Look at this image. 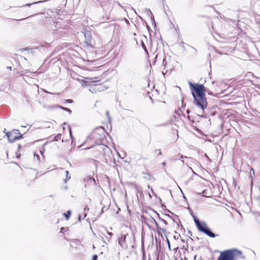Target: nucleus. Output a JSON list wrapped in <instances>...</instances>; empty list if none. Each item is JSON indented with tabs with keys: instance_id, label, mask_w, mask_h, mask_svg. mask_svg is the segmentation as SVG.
Returning a JSON list of instances; mask_svg holds the SVG:
<instances>
[{
	"instance_id": "6",
	"label": "nucleus",
	"mask_w": 260,
	"mask_h": 260,
	"mask_svg": "<svg viewBox=\"0 0 260 260\" xmlns=\"http://www.w3.org/2000/svg\"><path fill=\"white\" fill-rule=\"evenodd\" d=\"M71 212L70 210H69V211H67V212L66 213L64 214V215L66 217V219L67 220H68L69 217H70V216H71Z\"/></svg>"
},
{
	"instance_id": "32",
	"label": "nucleus",
	"mask_w": 260,
	"mask_h": 260,
	"mask_svg": "<svg viewBox=\"0 0 260 260\" xmlns=\"http://www.w3.org/2000/svg\"><path fill=\"white\" fill-rule=\"evenodd\" d=\"M20 147H21V146H20V145H18V147H19V148H20Z\"/></svg>"
},
{
	"instance_id": "13",
	"label": "nucleus",
	"mask_w": 260,
	"mask_h": 260,
	"mask_svg": "<svg viewBox=\"0 0 260 260\" xmlns=\"http://www.w3.org/2000/svg\"><path fill=\"white\" fill-rule=\"evenodd\" d=\"M66 102L68 103H72L73 101V100H72L71 99H68V100H66Z\"/></svg>"
},
{
	"instance_id": "27",
	"label": "nucleus",
	"mask_w": 260,
	"mask_h": 260,
	"mask_svg": "<svg viewBox=\"0 0 260 260\" xmlns=\"http://www.w3.org/2000/svg\"><path fill=\"white\" fill-rule=\"evenodd\" d=\"M165 165H166V162H162V165L165 166Z\"/></svg>"
},
{
	"instance_id": "19",
	"label": "nucleus",
	"mask_w": 260,
	"mask_h": 260,
	"mask_svg": "<svg viewBox=\"0 0 260 260\" xmlns=\"http://www.w3.org/2000/svg\"><path fill=\"white\" fill-rule=\"evenodd\" d=\"M44 151V149L43 150H40V152L41 154L42 155H43V153Z\"/></svg>"
},
{
	"instance_id": "16",
	"label": "nucleus",
	"mask_w": 260,
	"mask_h": 260,
	"mask_svg": "<svg viewBox=\"0 0 260 260\" xmlns=\"http://www.w3.org/2000/svg\"><path fill=\"white\" fill-rule=\"evenodd\" d=\"M156 151H158V153L159 154V155H161V150L160 149H158L157 150H156Z\"/></svg>"
},
{
	"instance_id": "7",
	"label": "nucleus",
	"mask_w": 260,
	"mask_h": 260,
	"mask_svg": "<svg viewBox=\"0 0 260 260\" xmlns=\"http://www.w3.org/2000/svg\"><path fill=\"white\" fill-rule=\"evenodd\" d=\"M59 107L62 109H63V110L67 111V112H68L69 113H71L72 112V111L68 108H64V107H61V106H59Z\"/></svg>"
},
{
	"instance_id": "22",
	"label": "nucleus",
	"mask_w": 260,
	"mask_h": 260,
	"mask_svg": "<svg viewBox=\"0 0 260 260\" xmlns=\"http://www.w3.org/2000/svg\"><path fill=\"white\" fill-rule=\"evenodd\" d=\"M70 133L71 137H72V132H71V128H70Z\"/></svg>"
},
{
	"instance_id": "23",
	"label": "nucleus",
	"mask_w": 260,
	"mask_h": 260,
	"mask_svg": "<svg viewBox=\"0 0 260 260\" xmlns=\"http://www.w3.org/2000/svg\"><path fill=\"white\" fill-rule=\"evenodd\" d=\"M78 220L80 221L81 220V216H79L78 217Z\"/></svg>"
},
{
	"instance_id": "10",
	"label": "nucleus",
	"mask_w": 260,
	"mask_h": 260,
	"mask_svg": "<svg viewBox=\"0 0 260 260\" xmlns=\"http://www.w3.org/2000/svg\"><path fill=\"white\" fill-rule=\"evenodd\" d=\"M34 157L35 159H37L38 160H40V156L38 154H34Z\"/></svg>"
},
{
	"instance_id": "28",
	"label": "nucleus",
	"mask_w": 260,
	"mask_h": 260,
	"mask_svg": "<svg viewBox=\"0 0 260 260\" xmlns=\"http://www.w3.org/2000/svg\"><path fill=\"white\" fill-rule=\"evenodd\" d=\"M8 68L9 69H10V70H11V67H8Z\"/></svg>"
},
{
	"instance_id": "11",
	"label": "nucleus",
	"mask_w": 260,
	"mask_h": 260,
	"mask_svg": "<svg viewBox=\"0 0 260 260\" xmlns=\"http://www.w3.org/2000/svg\"><path fill=\"white\" fill-rule=\"evenodd\" d=\"M66 173L67 174V178H66V180H65V181H67V180H69L70 179V176L69 177V176H68V174H69L68 171H66Z\"/></svg>"
},
{
	"instance_id": "17",
	"label": "nucleus",
	"mask_w": 260,
	"mask_h": 260,
	"mask_svg": "<svg viewBox=\"0 0 260 260\" xmlns=\"http://www.w3.org/2000/svg\"><path fill=\"white\" fill-rule=\"evenodd\" d=\"M252 172L253 174L254 175V170L253 168H251L250 169V172Z\"/></svg>"
},
{
	"instance_id": "4",
	"label": "nucleus",
	"mask_w": 260,
	"mask_h": 260,
	"mask_svg": "<svg viewBox=\"0 0 260 260\" xmlns=\"http://www.w3.org/2000/svg\"><path fill=\"white\" fill-rule=\"evenodd\" d=\"M6 135L9 142L11 143L13 142L17 139H19L20 138H22V135L18 129H14L11 132H7L6 133Z\"/></svg>"
},
{
	"instance_id": "3",
	"label": "nucleus",
	"mask_w": 260,
	"mask_h": 260,
	"mask_svg": "<svg viewBox=\"0 0 260 260\" xmlns=\"http://www.w3.org/2000/svg\"><path fill=\"white\" fill-rule=\"evenodd\" d=\"M193 219L194 223L199 231L204 233L210 238H215L216 236H218L217 235L214 234L210 230L205 222H200L195 216H193Z\"/></svg>"
},
{
	"instance_id": "2",
	"label": "nucleus",
	"mask_w": 260,
	"mask_h": 260,
	"mask_svg": "<svg viewBox=\"0 0 260 260\" xmlns=\"http://www.w3.org/2000/svg\"><path fill=\"white\" fill-rule=\"evenodd\" d=\"M242 255L241 250L236 248L230 249L221 252L217 260H236Z\"/></svg>"
},
{
	"instance_id": "18",
	"label": "nucleus",
	"mask_w": 260,
	"mask_h": 260,
	"mask_svg": "<svg viewBox=\"0 0 260 260\" xmlns=\"http://www.w3.org/2000/svg\"><path fill=\"white\" fill-rule=\"evenodd\" d=\"M168 244L169 248L170 249V242L168 240Z\"/></svg>"
},
{
	"instance_id": "37",
	"label": "nucleus",
	"mask_w": 260,
	"mask_h": 260,
	"mask_svg": "<svg viewBox=\"0 0 260 260\" xmlns=\"http://www.w3.org/2000/svg\"><path fill=\"white\" fill-rule=\"evenodd\" d=\"M164 222H165V223H166V220H164Z\"/></svg>"
},
{
	"instance_id": "20",
	"label": "nucleus",
	"mask_w": 260,
	"mask_h": 260,
	"mask_svg": "<svg viewBox=\"0 0 260 260\" xmlns=\"http://www.w3.org/2000/svg\"><path fill=\"white\" fill-rule=\"evenodd\" d=\"M107 233H108V234L109 236H112V233L108 232Z\"/></svg>"
},
{
	"instance_id": "35",
	"label": "nucleus",
	"mask_w": 260,
	"mask_h": 260,
	"mask_svg": "<svg viewBox=\"0 0 260 260\" xmlns=\"http://www.w3.org/2000/svg\"><path fill=\"white\" fill-rule=\"evenodd\" d=\"M181 157L182 158H184V157H183L182 155L181 156Z\"/></svg>"
},
{
	"instance_id": "5",
	"label": "nucleus",
	"mask_w": 260,
	"mask_h": 260,
	"mask_svg": "<svg viewBox=\"0 0 260 260\" xmlns=\"http://www.w3.org/2000/svg\"><path fill=\"white\" fill-rule=\"evenodd\" d=\"M127 236V234H126L121 236V237L118 239V243L122 248H126L127 247V244L126 240Z\"/></svg>"
},
{
	"instance_id": "34",
	"label": "nucleus",
	"mask_w": 260,
	"mask_h": 260,
	"mask_svg": "<svg viewBox=\"0 0 260 260\" xmlns=\"http://www.w3.org/2000/svg\"><path fill=\"white\" fill-rule=\"evenodd\" d=\"M6 129H4V133H6Z\"/></svg>"
},
{
	"instance_id": "30",
	"label": "nucleus",
	"mask_w": 260,
	"mask_h": 260,
	"mask_svg": "<svg viewBox=\"0 0 260 260\" xmlns=\"http://www.w3.org/2000/svg\"><path fill=\"white\" fill-rule=\"evenodd\" d=\"M85 210H89V208H87V209H86V208H85Z\"/></svg>"
},
{
	"instance_id": "25",
	"label": "nucleus",
	"mask_w": 260,
	"mask_h": 260,
	"mask_svg": "<svg viewBox=\"0 0 260 260\" xmlns=\"http://www.w3.org/2000/svg\"><path fill=\"white\" fill-rule=\"evenodd\" d=\"M63 229H64V228H62L61 229V230H60V232H62V231H63Z\"/></svg>"
},
{
	"instance_id": "8",
	"label": "nucleus",
	"mask_w": 260,
	"mask_h": 260,
	"mask_svg": "<svg viewBox=\"0 0 260 260\" xmlns=\"http://www.w3.org/2000/svg\"><path fill=\"white\" fill-rule=\"evenodd\" d=\"M201 194H202V196H203V197H209L208 196H207L206 191L205 190H203V192L202 193H201Z\"/></svg>"
},
{
	"instance_id": "1",
	"label": "nucleus",
	"mask_w": 260,
	"mask_h": 260,
	"mask_svg": "<svg viewBox=\"0 0 260 260\" xmlns=\"http://www.w3.org/2000/svg\"><path fill=\"white\" fill-rule=\"evenodd\" d=\"M190 89L192 91L193 98V104L201 109V113H203L204 110L207 106V102L205 96L206 90L203 84H193L188 82Z\"/></svg>"
},
{
	"instance_id": "31",
	"label": "nucleus",
	"mask_w": 260,
	"mask_h": 260,
	"mask_svg": "<svg viewBox=\"0 0 260 260\" xmlns=\"http://www.w3.org/2000/svg\"><path fill=\"white\" fill-rule=\"evenodd\" d=\"M85 210H89V208H87V209H86V208H85Z\"/></svg>"
},
{
	"instance_id": "26",
	"label": "nucleus",
	"mask_w": 260,
	"mask_h": 260,
	"mask_svg": "<svg viewBox=\"0 0 260 260\" xmlns=\"http://www.w3.org/2000/svg\"><path fill=\"white\" fill-rule=\"evenodd\" d=\"M31 5V4H27L26 5V6H30Z\"/></svg>"
},
{
	"instance_id": "29",
	"label": "nucleus",
	"mask_w": 260,
	"mask_h": 260,
	"mask_svg": "<svg viewBox=\"0 0 260 260\" xmlns=\"http://www.w3.org/2000/svg\"><path fill=\"white\" fill-rule=\"evenodd\" d=\"M85 210H89V208H87V209H86V208H85Z\"/></svg>"
},
{
	"instance_id": "12",
	"label": "nucleus",
	"mask_w": 260,
	"mask_h": 260,
	"mask_svg": "<svg viewBox=\"0 0 260 260\" xmlns=\"http://www.w3.org/2000/svg\"><path fill=\"white\" fill-rule=\"evenodd\" d=\"M106 115L107 116L108 118V119H109V121H110L111 120V118L110 117V115H109V113L108 111H107L106 112Z\"/></svg>"
},
{
	"instance_id": "24",
	"label": "nucleus",
	"mask_w": 260,
	"mask_h": 260,
	"mask_svg": "<svg viewBox=\"0 0 260 260\" xmlns=\"http://www.w3.org/2000/svg\"><path fill=\"white\" fill-rule=\"evenodd\" d=\"M96 82V81H94V80H92L91 81H90V82L91 83H95Z\"/></svg>"
},
{
	"instance_id": "36",
	"label": "nucleus",
	"mask_w": 260,
	"mask_h": 260,
	"mask_svg": "<svg viewBox=\"0 0 260 260\" xmlns=\"http://www.w3.org/2000/svg\"><path fill=\"white\" fill-rule=\"evenodd\" d=\"M193 50H194V51H196V50L194 48H193Z\"/></svg>"
},
{
	"instance_id": "15",
	"label": "nucleus",
	"mask_w": 260,
	"mask_h": 260,
	"mask_svg": "<svg viewBox=\"0 0 260 260\" xmlns=\"http://www.w3.org/2000/svg\"><path fill=\"white\" fill-rule=\"evenodd\" d=\"M142 47L144 48V49L145 50H147V49H146V47L145 46L144 44L143 43V42L142 43Z\"/></svg>"
},
{
	"instance_id": "14",
	"label": "nucleus",
	"mask_w": 260,
	"mask_h": 260,
	"mask_svg": "<svg viewBox=\"0 0 260 260\" xmlns=\"http://www.w3.org/2000/svg\"><path fill=\"white\" fill-rule=\"evenodd\" d=\"M98 256L96 255H94L92 260H97Z\"/></svg>"
},
{
	"instance_id": "33",
	"label": "nucleus",
	"mask_w": 260,
	"mask_h": 260,
	"mask_svg": "<svg viewBox=\"0 0 260 260\" xmlns=\"http://www.w3.org/2000/svg\"><path fill=\"white\" fill-rule=\"evenodd\" d=\"M187 113H189V110H187Z\"/></svg>"
},
{
	"instance_id": "21",
	"label": "nucleus",
	"mask_w": 260,
	"mask_h": 260,
	"mask_svg": "<svg viewBox=\"0 0 260 260\" xmlns=\"http://www.w3.org/2000/svg\"><path fill=\"white\" fill-rule=\"evenodd\" d=\"M43 2V1H40V2H34V3H32V4L38 3H41V2Z\"/></svg>"
},
{
	"instance_id": "9",
	"label": "nucleus",
	"mask_w": 260,
	"mask_h": 260,
	"mask_svg": "<svg viewBox=\"0 0 260 260\" xmlns=\"http://www.w3.org/2000/svg\"><path fill=\"white\" fill-rule=\"evenodd\" d=\"M60 140L61 139V135H58L57 136H56L55 137V141H58V140Z\"/></svg>"
}]
</instances>
